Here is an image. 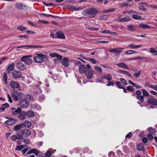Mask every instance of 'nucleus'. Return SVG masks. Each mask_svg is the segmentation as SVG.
I'll list each match as a JSON object with an SVG mask.
<instances>
[{"mask_svg":"<svg viewBox=\"0 0 157 157\" xmlns=\"http://www.w3.org/2000/svg\"><path fill=\"white\" fill-rule=\"evenodd\" d=\"M98 11L94 8H90L87 9L82 12V14L85 16H89L91 18L94 17L95 14L98 13Z\"/></svg>","mask_w":157,"mask_h":157,"instance_id":"f257e3e1","label":"nucleus"},{"mask_svg":"<svg viewBox=\"0 0 157 157\" xmlns=\"http://www.w3.org/2000/svg\"><path fill=\"white\" fill-rule=\"evenodd\" d=\"M36 56L34 58V61L37 63L42 62L44 59H46V56L42 53L37 54Z\"/></svg>","mask_w":157,"mask_h":157,"instance_id":"f03ea898","label":"nucleus"},{"mask_svg":"<svg viewBox=\"0 0 157 157\" xmlns=\"http://www.w3.org/2000/svg\"><path fill=\"white\" fill-rule=\"evenodd\" d=\"M32 56V55L23 56L21 58V61L23 62L27 65H30L32 63V60L30 58Z\"/></svg>","mask_w":157,"mask_h":157,"instance_id":"7ed1b4c3","label":"nucleus"},{"mask_svg":"<svg viewBox=\"0 0 157 157\" xmlns=\"http://www.w3.org/2000/svg\"><path fill=\"white\" fill-rule=\"evenodd\" d=\"M20 105L21 107L23 108H26L29 106V103L26 98H24L23 99L21 100Z\"/></svg>","mask_w":157,"mask_h":157,"instance_id":"20e7f679","label":"nucleus"},{"mask_svg":"<svg viewBox=\"0 0 157 157\" xmlns=\"http://www.w3.org/2000/svg\"><path fill=\"white\" fill-rule=\"evenodd\" d=\"M42 47L41 46H33V45H24V46H18L17 47V48H23L25 49H27L31 48H41Z\"/></svg>","mask_w":157,"mask_h":157,"instance_id":"39448f33","label":"nucleus"},{"mask_svg":"<svg viewBox=\"0 0 157 157\" xmlns=\"http://www.w3.org/2000/svg\"><path fill=\"white\" fill-rule=\"evenodd\" d=\"M124 49L123 48H117L110 49L109 52H114L116 55H119L122 52V50Z\"/></svg>","mask_w":157,"mask_h":157,"instance_id":"423d86ee","label":"nucleus"},{"mask_svg":"<svg viewBox=\"0 0 157 157\" xmlns=\"http://www.w3.org/2000/svg\"><path fill=\"white\" fill-rule=\"evenodd\" d=\"M10 110L12 114L14 115H16L21 112V108H18L17 109L16 108L12 107Z\"/></svg>","mask_w":157,"mask_h":157,"instance_id":"0eeeda50","label":"nucleus"},{"mask_svg":"<svg viewBox=\"0 0 157 157\" xmlns=\"http://www.w3.org/2000/svg\"><path fill=\"white\" fill-rule=\"evenodd\" d=\"M12 74L13 77L15 78H20L21 75V72L17 70H14L13 71Z\"/></svg>","mask_w":157,"mask_h":157,"instance_id":"6e6552de","label":"nucleus"},{"mask_svg":"<svg viewBox=\"0 0 157 157\" xmlns=\"http://www.w3.org/2000/svg\"><path fill=\"white\" fill-rule=\"evenodd\" d=\"M8 119L7 118H6ZM8 120L5 122V124L10 125L13 124L16 122V120L14 118H8Z\"/></svg>","mask_w":157,"mask_h":157,"instance_id":"1a4fd4ad","label":"nucleus"},{"mask_svg":"<svg viewBox=\"0 0 157 157\" xmlns=\"http://www.w3.org/2000/svg\"><path fill=\"white\" fill-rule=\"evenodd\" d=\"M85 73V75L88 79H90L92 78L94 74L92 70L90 69L88 70Z\"/></svg>","mask_w":157,"mask_h":157,"instance_id":"9d476101","label":"nucleus"},{"mask_svg":"<svg viewBox=\"0 0 157 157\" xmlns=\"http://www.w3.org/2000/svg\"><path fill=\"white\" fill-rule=\"evenodd\" d=\"M69 59L67 57H64L62 61V64L65 67H68L69 66Z\"/></svg>","mask_w":157,"mask_h":157,"instance_id":"9b49d317","label":"nucleus"},{"mask_svg":"<svg viewBox=\"0 0 157 157\" xmlns=\"http://www.w3.org/2000/svg\"><path fill=\"white\" fill-rule=\"evenodd\" d=\"M79 70L80 72L82 74H83L87 71V68L86 66L83 65H80L79 67Z\"/></svg>","mask_w":157,"mask_h":157,"instance_id":"f8f14e48","label":"nucleus"},{"mask_svg":"<svg viewBox=\"0 0 157 157\" xmlns=\"http://www.w3.org/2000/svg\"><path fill=\"white\" fill-rule=\"evenodd\" d=\"M10 85L13 88L17 89L20 86V85L17 82L14 81H11L10 83Z\"/></svg>","mask_w":157,"mask_h":157,"instance_id":"ddd939ff","label":"nucleus"},{"mask_svg":"<svg viewBox=\"0 0 157 157\" xmlns=\"http://www.w3.org/2000/svg\"><path fill=\"white\" fill-rule=\"evenodd\" d=\"M20 132L23 135H24L26 137L30 135L31 133L30 131L28 129H25L22 130H20Z\"/></svg>","mask_w":157,"mask_h":157,"instance_id":"4468645a","label":"nucleus"},{"mask_svg":"<svg viewBox=\"0 0 157 157\" xmlns=\"http://www.w3.org/2000/svg\"><path fill=\"white\" fill-rule=\"evenodd\" d=\"M147 100V102L150 104L157 105V100L154 98H148Z\"/></svg>","mask_w":157,"mask_h":157,"instance_id":"2eb2a0df","label":"nucleus"},{"mask_svg":"<svg viewBox=\"0 0 157 157\" xmlns=\"http://www.w3.org/2000/svg\"><path fill=\"white\" fill-rule=\"evenodd\" d=\"M17 67L19 70L21 71L24 70L26 68L25 64L21 62H19L17 63Z\"/></svg>","mask_w":157,"mask_h":157,"instance_id":"dca6fc26","label":"nucleus"},{"mask_svg":"<svg viewBox=\"0 0 157 157\" xmlns=\"http://www.w3.org/2000/svg\"><path fill=\"white\" fill-rule=\"evenodd\" d=\"M26 112L25 111L21 112L19 113L18 115V118L21 120H23L25 118Z\"/></svg>","mask_w":157,"mask_h":157,"instance_id":"f3484780","label":"nucleus"},{"mask_svg":"<svg viewBox=\"0 0 157 157\" xmlns=\"http://www.w3.org/2000/svg\"><path fill=\"white\" fill-rule=\"evenodd\" d=\"M15 6L16 8L20 10H23L26 7L25 6L23 5L21 3H18L15 4Z\"/></svg>","mask_w":157,"mask_h":157,"instance_id":"a211bd4d","label":"nucleus"},{"mask_svg":"<svg viewBox=\"0 0 157 157\" xmlns=\"http://www.w3.org/2000/svg\"><path fill=\"white\" fill-rule=\"evenodd\" d=\"M23 128L26 127L29 128L31 127L32 125L31 122L29 121H25L24 123H22Z\"/></svg>","mask_w":157,"mask_h":157,"instance_id":"6ab92c4d","label":"nucleus"},{"mask_svg":"<svg viewBox=\"0 0 157 157\" xmlns=\"http://www.w3.org/2000/svg\"><path fill=\"white\" fill-rule=\"evenodd\" d=\"M144 145L142 143L138 144L137 145V149L139 151H145V149L144 147Z\"/></svg>","mask_w":157,"mask_h":157,"instance_id":"aec40b11","label":"nucleus"},{"mask_svg":"<svg viewBox=\"0 0 157 157\" xmlns=\"http://www.w3.org/2000/svg\"><path fill=\"white\" fill-rule=\"evenodd\" d=\"M131 20L130 18L128 16H127L123 18H119V20L121 22H125L130 21Z\"/></svg>","mask_w":157,"mask_h":157,"instance_id":"412c9836","label":"nucleus"},{"mask_svg":"<svg viewBox=\"0 0 157 157\" xmlns=\"http://www.w3.org/2000/svg\"><path fill=\"white\" fill-rule=\"evenodd\" d=\"M116 65L119 67L123 68L124 69H128L129 68L127 65L124 63H117Z\"/></svg>","mask_w":157,"mask_h":157,"instance_id":"4be33fe9","label":"nucleus"},{"mask_svg":"<svg viewBox=\"0 0 157 157\" xmlns=\"http://www.w3.org/2000/svg\"><path fill=\"white\" fill-rule=\"evenodd\" d=\"M142 47V46L141 45H136L132 44H130L128 45V47L132 49L140 48Z\"/></svg>","mask_w":157,"mask_h":157,"instance_id":"5701e85b","label":"nucleus"},{"mask_svg":"<svg viewBox=\"0 0 157 157\" xmlns=\"http://www.w3.org/2000/svg\"><path fill=\"white\" fill-rule=\"evenodd\" d=\"M34 112L32 110H30L26 112V115L28 117H32L34 116Z\"/></svg>","mask_w":157,"mask_h":157,"instance_id":"b1692460","label":"nucleus"},{"mask_svg":"<svg viewBox=\"0 0 157 157\" xmlns=\"http://www.w3.org/2000/svg\"><path fill=\"white\" fill-rule=\"evenodd\" d=\"M14 66V63H12L10 64L8 66L7 71L8 73H10V72L13 71V69Z\"/></svg>","mask_w":157,"mask_h":157,"instance_id":"393cba45","label":"nucleus"},{"mask_svg":"<svg viewBox=\"0 0 157 157\" xmlns=\"http://www.w3.org/2000/svg\"><path fill=\"white\" fill-rule=\"evenodd\" d=\"M56 34L58 38L61 39L65 38V36L62 32H57Z\"/></svg>","mask_w":157,"mask_h":157,"instance_id":"a878e982","label":"nucleus"},{"mask_svg":"<svg viewBox=\"0 0 157 157\" xmlns=\"http://www.w3.org/2000/svg\"><path fill=\"white\" fill-rule=\"evenodd\" d=\"M119 72L125 75L128 77L130 78L131 77V75L127 71L123 70H120L119 71Z\"/></svg>","mask_w":157,"mask_h":157,"instance_id":"bb28decb","label":"nucleus"},{"mask_svg":"<svg viewBox=\"0 0 157 157\" xmlns=\"http://www.w3.org/2000/svg\"><path fill=\"white\" fill-rule=\"evenodd\" d=\"M103 77L104 78L108 81H111L112 79V75L109 74L105 75Z\"/></svg>","mask_w":157,"mask_h":157,"instance_id":"cd10ccee","label":"nucleus"},{"mask_svg":"<svg viewBox=\"0 0 157 157\" xmlns=\"http://www.w3.org/2000/svg\"><path fill=\"white\" fill-rule=\"evenodd\" d=\"M139 27L144 29H150V27L148 25L144 24H140L139 25Z\"/></svg>","mask_w":157,"mask_h":157,"instance_id":"c85d7f7f","label":"nucleus"},{"mask_svg":"<svg viewBox=\"0 0 157 157\" xmlns=\"http://www.w3.org/2000/svg\"><path fill=\"white\" fill-rule=\"evenodd\" d=\"M129 6V4L128 2L121 3L119 5L120 7L121 8Z\"/></svg>","mask_w":157,"mask_h":157,"instance_id":"c756f323","label":"nucleus"},{"mask_svg":"<svg viewBox=\"0 0 157 157\" xmlns=\"http://www.w3.org/2000/svg\"><path fill=\"white\" fill-rule=\"evenodd\" d=\"M21 128H23L22 123L15 126L14 127V130L15 131H18Z\"/></svg>","mask_w":157,"mask_h":157,"instance_id":"7c9ffc66","label":"nucleus"},{"mask_svg":"<svg viewBox=\"0 0 157 157\" xmlns=\"http://www.w3.org/2000/svg\"><path fill=\"white\" fill-rule=\"evenodd\" d=\"M7 75L6 73H4L2 77V79L3 83L5 84H6L7 83Z\"/></svg>","mask_w":157,"mask_h":157,"instance_id":"2f4dec72","label":"nucleus"},{"mask_svg":"<svg viewBox=\"0 0 157 157\" xmlns=\"http://www.w3.org/2000/svg\"><path fill=\"white\" fill-rule=\"evenodd\" d=\"M137 52L133 50H128L125 51V53L126 55H131L137 53Z\"/></svg>","mask_w":157,"mask_h":157,"instance_id":"473e14b6","label":"nucleus"},{"mask_svg":"<svg viewBox=\"0 0 157 157\" xmlns=\"http://www.w3.org/2000/svg\"><path fill=\"white\" fill-rule=\"evenodd\" d=\"M17 94L16 92L14 91L13 93L12 94V96L13 99L14 100L17 101L18 99L17 95Z\"/></svg>","mask_w":157,"mask_h":157,"instance_id":"72a5a7b5","label":"nucleus"},{"mask_svg":"<svg viewBox=\"0 0 157 157\" xmlns=\"http://www.w3.org/2000/svg\"><path fill=\"white\" fill-rule=\"evenodd\" d=\"M42 90L40 87V86H37V87L36 90L34 92V94H40L42 93Z\"/></svg>","mask_w":157,"mask_h":157,"instance_id":"f704fd0d","label":"nucleus"},{"mask_svg":"<svg viewBox=\"0 0 157 157\" xmlns=\"http://www.w3.org/2000/svg\"><path fill=\"white\" fill-rule=\"evenodd\" d=\"M115 84L120 89L123 88L124 86L121 84V82L118 81H116L115 82Z\"/></svg>","mask_w":157,"mask_h":157,"instance_id":"c9c22d12","label":"nucleus"},{"mask_svg":"<svg viewBox=\"0 0 157 157\" xmlns=\"http://www.w3.org/2000/svg\"><path fill=\"white\" fill-rule=\"evenodd\" d=\"M136 98L142 102L144 101V97L143 95H136Z\"/></svg>","mask_w":157,"mask_h":157,"instance_id":"e433bc0d","label":"nucleus"},{"mask_svg":"<svg viewBox=\"0 0 157 157\" xmlns=\"http://www.w3.org/2000/svg\"><path fill=\"white\" fill-rule=\"evenodd\" d=\"M94 69L96 71L100 73H101L102 72V68L99 66H94Z\"/></svg>","mask_w":157,"mask_h":157,"instance_id":"4c0bfd02","label":"nucleus"},{"mask_svg":"<svg viewBox=\"0 0 157 157\" xmlns=\"http://www.w3.org/2000/svg\"><path fill=\"white\" fill-rule=\"evenodd\" d=\"M116 9L114 8H111L108 10H104L103 12L105 13H108L109 12H111L115 11Z\"/></svg>","mask_w":157,"mask_h":157,"instance_id":"58836bf2","label":"nucleus"},{"mask_svg":"<svg viewBox=\"0 0 157 157\" xmlns=\"http://www.w3.org/2000/svg\"><path fill=\"white\" fill-rule=\"evenodd\" d=\"M150 52L151 53H154V55H157V51L153 48L152 47L150 48Z\"/></svg>","mask_w":157,"mask_h":157,"instance_id":"ea45409f","label":"nucleus"},{"mask_svg":"<svg viewBox=\"0 0 157 157\" xmlns=\"http://www.w3.org/2000/svg\"><path fill=\"white\" fill-rule=\"evenodd\" d=\"M148 132L150 134L154 135L155 133V130L152 128L150 127L148 128Z\"/></svg>","mask_w":157,"mask_h":157,"instance_id":"a19ab883","label":"nucleus"},{"mask_svg":"<svg viewBox=\"0 0 157 157\" xmlns=\"http://www.w3.org/2000/svg\"><path fill=\"white\" fill-rule=\"evenodd\" d=\"M17 93V96L18 97H19L20 98H22V97H25V95L21 93V92H16Z\"/></svg>","mask_w":157,"mask_h":157,"instance_id":"79ce46f5","label":"nucleus"},{"mask_svg":"<svg viewBox=\"0 0 157 157\" xmlns=\"http://www.w3.org/2000/svg\"><path fill=\"white\" fill-rule=\"evenodd\" d=\"M142 92L144 96L147 97L148 96H149V94L146 90L144 89H142Z\"/></svg>","mask_w":157,"mask_h":157,"instance_id":"37998d69","label":"nucleus"},{"mask_svg":"<svg viewBox=\"0 0 157 157\" xmlns=\"http://www.w3.org/2000/svg\"><path fill=\"white\" fill-rule=\"evenodd\" d=\"M128 29L131 31H134L135 30L134 27L131 25H130L128 26Z\"/></svg>","mask_w":157,"mask_h":157,"instance_id":"c03bdc74","label":"nucleus"},{"mask_svg":"<svg viewBox=\"0 0 157 157\" xmlns=\"http://www.w3.org/2000/svg\"><path fill=\"white\" fill-rule=\"evenodd\" d=\"M17 29L21 31H23L26 29V28L22 25H20V26H18Z\"/></svg>","mask_w":157,"mask_h":157,"instance_id":"a18cd8bd","label":"nucleus"},{"mask_svg":"<svg viewBox=\"0 0 157 157\" xmlns=\"http://www.w3.org/2000/svg\"><path fill=\"white\" fill-rule=\"evenodd\" d=\"M120 80L124 85H127V83L124 79L121 78L120 79Z\"/></svg>","mask_w":157,"mask_h":157,"instance_id":"49530a36","label":"nucleus"},{"mask_svg":"<svg viewBox=\"0 0 157 157\" xmlns=\"http://www.w3.org/2000/svg\"><path fill=\"white\" fill-rule=\"evenodd\" d=\"M25 147V146L23 145H20L17 146V147L16 150L18 151L21 150L23 148Z\"/></svg>","mask_w":157,"mask_h":157,"instance_id":"de8ad7c7","label":"nucleus"},{"mask_svg":"<svg viewBox=\"0 0 157 157\" xmlns=\"http://www.w3.org/2000/svg\"><path fill=\"white\" fill-rule=\"evenodd\" d=\"M132 17L135 19H139L141 18V16L139 15L134 14L133 15Z\"/></svg>","mask_w":157,"mask_h":157,"instance_id":"09e8293b","label":"nucleus"},{"mask_svg":"<svg viewBox=\"0 0 157 157\" xmlns=\"http://www.w3.org/2000/svg\"><path fill=\"white\" fill-rule=\"evenodd\" d=\"M52 152L50 151H48L45 153V155L46 157H49L52 155Z\"/></svg>","mask_w":157,"mask_h":157,"instance_id":"8fccbe9b","label":"nucleus"},{"mask_svg":"<svg viewBox=\"0 0 157 157\" xmlns=\"http://www.w3.org/2000/svg\"><path fill=\"white\" fill-rule=\"evenodd\" d=\"M88 29L91 31H97L99 28L94 27H91L88 28Z\"/></svg>","mask_w":157,"mask_h":157,"instance_id":"3c124183","label":"nucleus"},{"mask_svg":"<svg viewBox=\"0 0 157 157\" xmlns=\"http://www.w3.org/2000/svg\"><path fill=\"white\" fill-rule=\"evenodd\" d=\"M45 96L44 95H41L39 96V100L41 102L42 101L45 99Z\"/></svg>","mask_w":157,"mask_h":157,"instance_id":"603ef678","label":"nucleus"},{"mask_svg":"<svg viewBox=\"0 0 157 157\" xmlns=\"http://www.w3.org/2000/svg\"><path fill=\"white\" fill-rule=\"evenodd\" d=\"M127 89L128 90L132 92H133L134 90L133 87L131 86H128L127 88Z\"/></svg>","mask_w":157,"mask_h":157,"instance_id":"864d4df0","label":"nucleus"},{"mask_svg":"<svg viewBox=\"0 0 157 157\" xmlns=\"http://www.w3.org/2000/svg\"><path fill=\"white\" fill-rule=\"evenodd\" d=\"M140 71H139V72H138L137 73H135L134 75V76L136 78H138L140 76Z\"/></svg>","mask_w":157,"mask_h":157,"instance_id":"5fc2aeb1","label":"nucleus"},{"mask_svg":"<svg viewBox=\"0 0 157 157\" xmlns=\"http://www.w3.org/2000/svg\"><path fill=\"white\" fill-rule=\"evenodd\" d=\"M32 149L34 150H33V151H32L33 152V153L36 155H37L39 153V151L35 148Z\"/></svg>","mask_w":157,"mask_h":157,"instance_id":"6e6d98bb","label":"nucleus"},{"mask_svg":"<svg viewBox=\"0 0 157 157\" xmlns=\"http://www.w3.org/2000/svg\"><path fill=\"white\" fill-rule=\"evenodd\" d=\"M108 82V83L106 84L107 86H113L114 84V83L113 81H109Z\"/></svg>","mask_w":157,"mask_h":157,"instance_id":"4d7b16f0","label":"nucleus"},{"mask_svg":"<svg viewBox=\"0 0 157 157\" xmlns=\"http://www.w3.org/2000/svg\"><path fill=\"white\" fill-rule=\"evenodd\" d=\"M132 134L131 132L128 133L125 136L126 138L130 139L132 136Z\"/></svg>","mask_w":157,"mask_h":157,"instance_id":"13d9d810","label":"nucleus"},{"mask_svg":"<svg viewBox=\"0 0 157 157\" xmlns=\"http://www.w3.org/2000/svg\"><path fill=\"white\" fill-rule=\"evenodd\" d=\"M110 31H111L109 30H104L102 31V32H101V33H104V34H108V33L110 34Z\"/></svg>","mask_w":157,"mask_h":157,"instance_id":"bf43d9fd","label":"nucleus"},{"mask_svg":"<svg viewBox=\"0 0 157 157\" xmlns=\"http://www.w3.org/2000/svg\"><path fill=\"white\" fill-rule=\"evenodd\" d=\"M7 97L8 99V101L9 102H10L11 103H12L13 101L10 95L9 94H7Z\"/></svg>","mask_w":157,"mask_h":157,"instance_id":"052dcab7","label":"nucleus"},{"mask_svg":"<svg viewBox=\"0 0 157 157\" xmlns=\"http://www.w3.org/2000/svg\"><path fill=\"white\" fill-rule=\"evenodd\" d=\"M23 142L26 144H29L30 143V140L29 139H27L24 140Z\"/></svg>","mask_w":157,"mask_h":157,"instance_id":"680f3d73","label":"nucleus"},{"mask_svg":"<svg viewBox=\"0 0 157 157\" xmlns=\"http://www.w3.org/2000/svg\"><path fill=\"white\" fill-rule=\"evenodd\" d=\"M28 150V149L27 148H25V149L22 150L21 152L22 154L24 155Z\"/></svg>","mask_w":157,"mask_h":157,"instance_id":"e2e57ef3","label":"nucleus"},{"mask_svg":"<svg viewBox=\"0 0 157 157\" xmlns=\"http://www.w3.org/2000/svg\"><path fill=\"white\" fill-rule=\"evenodd\" d=\"M25 97H26L25 98H26V99H27L28 100H31L32 99V96L30 94H27Z\"/></svg>","mask_w":157,"mask_h":157,"instance_id":"0e129e2a","label":"nucleus"},{"mask_svg":"<svg viewBox=\"0 0 157 157\" xmlns=\"http://www.w3.org/2000/svg\"><path fill=\"white\" fill-rule=\"evenodd\" d=\"M142 141L144 143H146L148 142V139L146 137H144L142 139Z\"/></svg>","mask_w":157,"mask_h":157,"instance_id":"69168bd1","label":"nucleus"},{"mask_svg":"<svg viewBox=\"0 0 157 157\" xmlns=\"http://www.w3.org/2000/svg\"><path fill=\"white\" fill-rule=\"evenodd\" d=\"M16 137L17 139L18 140H20L22 137V135L20 134H18L17 136H16Z\"/></svg>","mask_w":157,"mask_h":157,"instance_id":"338daca9","label":"nucleus"},{"mask_svg":"<svg viewBox=\"0 0 157 157\" xmlns=\"http://www.w3.org/2000/svg\"><path fill=\"white\" fill-rule=\"evenodd\" d=\"M56 58H57L58 59L61 60L62 59V57L61 55L57 54L56 56Z\"/></svg>","mask_w":157,"mask_h":157,"instance_id":"774afa93","label":"nucleus"}]
</instances>
